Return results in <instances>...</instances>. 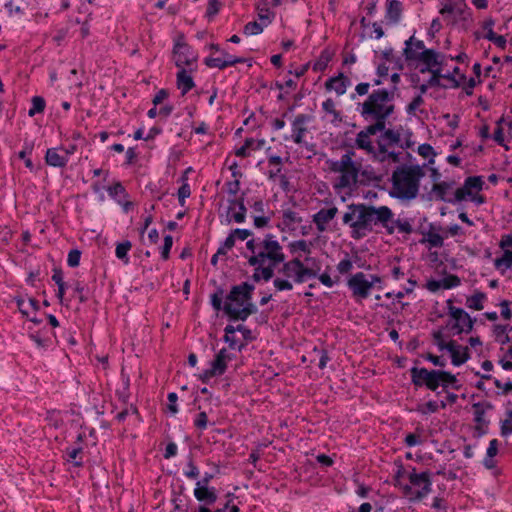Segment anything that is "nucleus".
I'll list each match as a JSON object with an SVG mask.
<instances>
[{
  "mask_svg": "<svg viewBox=\"0 0 512 512\" xmlns=\"http://www.w3.org/2000/svg\"><path fill=\"white\" fill-rule=\"evenodd\" d=\"M351 208L358 209V216L352 225L351 237L355 240L364 238L367 233L373 231L374 225H381L388 235L394 233V225L391 222L393 211L388 206H373L367 204H351Z\"/></svg>",
  "mask_w": 512,
  "mask_h": 512,
  "instance_id": "nucleus-1",
  "label": "nucleus"
},
{
  "mask_svg": "<svg viewBox=\"0 0 512 512\" xmlns=\"http://www.w3.org/2000/svg\"><path fill=\"white\" fill-rule=\"evenodd\" d=\"M425 176L419 165L397 167L391 177L392 189L389 195L400 200H412L418 196L420 180Z\"/></svg>",
  "mask_w": 512,
  "mask_h": 512,
  "instance_id": "nucleus-2",
  "label": "nucleus"
},
{
  "mask_svg": "<svg viewBox=\"0 0 512 512\" xmlns=\"http://www.w3.org/2000/svg\"><path fill=\"white\" fill-rule=\"evenodd\" d=\"M355 151L350 148L341 156L340 160H327L328 168L333 173H340L334 184L336 190L351 189L358 186L361 165L353 160Z\"/></svg>",
  "mask_w": 512,
  "mask_h": 512,
  "instance_id": "nucleus-3",
  "label": "nucleus"
},
{
  "mask_svg": "<svg viewBox=\"0 0 512 512\" xmlns=\"http://www.w3.org/2000/svg\"><path fill=\"white\" fill-rule=\"evenodd\" d=\"M224 289L219 286L216 291L210 297L211 306L215 311H223L228 317L229 321H246L249 316L258 312L257 306L252 300L244 303L240 308L231 305L230 303H223Z\"/></svg>",
  "mask_w": 512,
  "mask_h": 512,
  "instance_id": "nucleus-4",
  "label": "nucleus"
},
{
  "mask_svg": "<svg viewBox=\"0 0 512 512\" xmlns=\"http://www.w3.org/2000/svg\"><path fill=\"white\" fill-rule=\"evenodd\" d=\"M452 302V299L447 300L448 314L454 320V323H448L447 326L456 330L454 335L463 332L470 333L473 330L475 319H472L464 309L453 306Z\"/></svg>",
  "mask_w": 512,
  "mask_h": 512,
  "instance_id": "nucleus-5",
  "label": "nucleus"
},
{
  "mask_svg": "<svg viewBox=\"0 0 512 512\" xmlns=\"http://www.w3.org/2000/svg\"><path fill=\"white\" fill-rule=\"evenodd\" d=\"M408 479L412 486L420 487L415 492L414 497L411 498V501H421L432 491V480L429 471L417 473L416 469L412 468V471L408 474Z\"/></svg>",
  "mask_w": 512,
  "mask_h": 512,
  "instance_id": "nucleus-6",
  "label": "nucleus"
},
{
  "mask_svg": "<svg viewBox=\"0 0 512 512\" xmlns=\"http://www.w3.org/2000/svg\"><path fill=\"white\" fill-rule=\"evenodd\" d=\"M174 62L178 68L191 66L197 61V55L192 51L190 45L184 41V35H180L174 43L173 47Z\"/></svg>",
  "mask_w": 512,
  "mask_h": 512,
  "instance_id": "nucleus-7",
  "label": "nucleus"
},
{
  "mask_svg": "<svg viewBox=\"0 0 512 512\" xmlns=\"http://www.w3.org/2000/svg\"><path fill=\"white\" fill-rule=\"evenodd\" d=\"M255 286L249 282H242L238 285L231 287L229 293L226 295L224 303H230L237 308H240L244 303L253 298Z\"/></svg>",
  "mask_w": 512,
  "mask_h": 512,
  "instance_id": "nucleus-8",
  "label": "nucleus"
},
{
  "mask_svg": "<svg viewBox=\"0 0 512 512\" xmlns=\"http://www.w3.org/2000/svg\"><path fill=\"white\" fill-rule=\"evenodd\" d=\"M439 58H445V55L430 48L421 51L417 56L410 49L405 51V61L409 65H412L414 62H421L436 69L437 67H443V62L439 61Z\"/></svg>",
  "mask_w": 512,
  "mask_h": 512,
  "instance_id": "nucleus-9",
  "label": "nucleus"
},
{
  "mask_svg": "<svg viewBox=\"0 0 512 512\" xmlns=\"http://www.w3.org/2000/svg\"><path fill=\"white\" fill-rule=\"evenodd\" d=\"M437 370L412 367L410 369L411 382L415 387L425 386L430 391H437Z\"/></svg>",
  "mask_w": 512,
  "mask_h": 512,
  "instance_id": "nucleus-10",
  "label": "nucleus"
},
{
  "mask_svg": "<svg viewBox=\"0 0 512 512\" xmlns=\"http://www.w3.org/2000/svg\"><path fill=\"white\" fill-rule=\"evenodd\" d=\"M347 286L352 291L353 297L359 300L369 297L372 289V283H368L363 272H357L352 275L347 281Z\"/></svg>",
  "mask_w": 512,
  "mask_h": 512,
  "instance_id": "nucleus-11",
  "label": "nucleus"
},
{
  "mask_svg": "<svg viewBox=\"0 0 512 512\" xmlns=\"http://www.w3.org/2000/svg\"><path fill=\"white\" fill-rule=\"evenodd\" d=\"M484 181L481 176H469L465 179L461 188L455 191V201L461 202L468 196H472V190L480 191L483 189Z\"/></svg>",
  "mask_w": 512,
  "mask_h": 512,
  "instance_id": "nucleus-12",
  "label": "nucleus"
},
{
  "mask_svg": "<svg viewBox=\"0 0 512 512\" xmlns=\"http://www.w3.org/2000/svg\"><path fill=\"white\" fill-rule=\"evenodd\" d=\"M267 253H271L270 263L279 264L284 262L285 255L282 252V246L278 241L273 239L272 234H267L260 244Z\"/></svg>",
  "mask_w": 512,
  "mask_h": 512,
  "instance_id": "nucleus-13",
  "label": "nucleus"
},
{
  "mask_svg": "<svg viewBox=\"0 0 512 512\" xmlns=\"http://www.w3.org/2000/svg\"><path fill=\"white\" fill-rule=\"evenodd\" d=\"M247 59L242 57H236V56H229L228 59H222L219 57H206L204 59V64L208 68H218L220 70H224L227 67L234 66L238 63H245Z\"/></svg>",
  "mask_w": 512,
  "mask_h": 512,
  "instance_id": "nucleus-14",
  "label": "nucleus"
},
{
  "mask_svg": "<svg viewBox=\"0 0 512 512\" xmlns=\"http://www.w3.org/2000/svg\"><path fill=\"white\" fill-rule=\"evenodd\" d=\"M235 356L227 352L226 348H222L211 362L212 372L218 376L223 375L227 370V363L231 361Z\"/></svg>",
  "mask_w": 512,
  "mask_h": 512,
  "instance_id": "nucleus-15",
  "label": "nucleus"
},
{
  "mask_svg": "<svg viewBox=\"0 0 512 512\" xmlns=\"http://www.w3.org/2000/svg\"><path fill=\"white\" fill-rule=\"evenodd\" d=\"M194 497L204 503V506L213 505L217 501V491L214 487L210 486H197L194 489Z\"/></svg>",
  "mask_w": 512,
  "mask_h": 512,
  "instance_id": "nucleus-16",
  "label": "nucleus"
},
{
  "mask_svg": "<svg viewBox=\"0 0 512 512\" xmlns=\"http://www.w3.org/2000/svg\"><path fill=\"white\" fill-rule=\"evenodd\" d=\"M310 120L307 114H298L292 122V138L296 144L303 143V137L307 132V128L304 126Z\"/></svg>",
  "mask_w": 512,
  "mask_h": 512,
  "instance_id": "nucleus-17",
  "label": "nucleus"
},
{
  "mask_svg": "<svg viewBox=\"0 0 512 512\" xmlns=\"http://www.w3.org/2000/svg\"><path fill=\"white\" fill-rule=\"evenodd\" d=\"M437 389L441 386L443 391L447 392V388L451 387L454 390H459L461 384L454 374L445 370H437Z\"/></svg>",
  "mask_w": 512,
  "mask_h": 512,
  "instance_id": "nucleus-18",
  "label": "nucleus"
},
{
  "mask_svg": "<svg viewBox=\"0 0 512 512\" xmlns=\"http://www.w3.org/2000/svg\"><path fill=\"white\" fill-rule=\"evenodd\" d=\"M337 207L333 206L328 209H320L316 214L313 215V222L316 224L319 232L326 230V224L331 221L337 214Z\"/></svg>",
  "mask_w": 512,
  "mask_h": 512,
  "instance_id": "nucleus-19",
  "label": "nucleus"
},
{
  "mask_svg": "<svg viewBox=\"0 0 512 512\" xmlns=\"http://www.w3.org/2000/svg\"><path fill=\"white\" fill-rule=\"evenodd\" d=\"M403 12V5L399 0H388L385 19L388 24H398Z\"/></svg>",
  "mask_w": 512,
  "mask_h": 512,
  "instance_id": "nucleus-20",
  "label": "nucleus"
},
{
  "mask_svg": "<svg viewBox=\"0 0 512 512\" xmlns=\"http://www.w3.org/2000/svg\"><path fill=\"white\" fill-rule=\"evenodd\" d=\"M349 85L350 80L343 73H340L338 76L329 78L325 83L327 90H334L338 95L345 94Z\"/></svg>",
  "mask_w": 512,
  "mask_h": 512,
  "instance_id": "nucleus-21",
  "label": "nucleus"
},
{
  "mask_svg": "<svg viewBox=\"0 0 512 512\" xmlns=\"http://www.w3.org/2000/svg\"><path fill=\"white\" fill-rule=\"evenodd\" d=\"M382 179V175L376 174L373 168L366 167L363 170L360 169L358 186H369L373 184L375 187H380L379 184Z\"/></svg>",
  "mask_w": 512,
  "mask_h": 512,
  "instance_id": "nucleus-22",
  "label": "nucleus"
},
{
  "mask_svg": "<svg viewBox=\"0 0 512 512\" xmlns=\"http://www.w3.org/2000/svg\"><path fill=\"white\" fill-rule=\"evenodd\" d=\"M176 84L181 94L185 95L195 87V82L192 76L185 68H180L176 75Z\"/></svg>",
  "mask_w": 512,
  "mask_h": 512,
  "instance_id": "nucleus-23",
  "label": "nucleus"
},
{
  "mask_svg": "<svg viewBox=\"0 0 512 512\" xmlns=\"http://www.w3.org/2000/svg\"><path fill=\"white\" fill-rule=\"evenodd\" d=\"M454 184H455L454 181H451V182L442 181V182L434 183L433 187H432V193L435 194V197L437 200H440L443 202H448V203H454V202H456L455 198L452 199V198L446 197L447 192L453 188Z\"/></svg>",
  "mask_w": 512,
  "mask_h": 512,
  "instance_id": "nucleus-24",
  "label": "nucleus"
},
{
  "mask_svg": "<svg viewBox=\"0 0 512 512\" xmlns=\"http://www.w3.org/2000/svg\"><path fill=\"white\" fill-rule=\"evenodd\" d=\"M69 158L65 155H60L57 148H49L45 154V162L49 166L63 168L67 165Z\"/></svg>",
  "mask_w": 512,
  "mask_h": 512,
  "instance_id": "nucleus-25",
  "label": "nucleus"
},
{
  "mask_svg": "<svg viewBox=\"0 0 512 512\" xmlns=\"http://www.w3.org/2000/svg\"><path fill=\"white\" fill-rule=\"evenodd\" d=\"M475 433L477 437H482L488 433L489 420L485 418L483 410L474 409Z\"/></svg>",
  "mask_w": 512,
  "mask_h": 512,
  "instance_id": "nucleus-26",
  "label": "nucleus"
},
{
  "mask_svg": "<svg viewBox=\"0 0 512 512\" xmlns=\"http://www.w3.org/2000/svg\"><path fill=\"white\" fill-rule=\"evenodd\" d=\"M277 264L269 263L266 267H256L254 269V273L252 275V280L254 282H260L261 280L269 281L274 276V268Z\"/></svg>",
  "mask_w": 512,
  "mask_h": 512,
  "instance_id": "nucleus-27",
  "label": "nucleus"
},
{
  "mask_svg": "<svg viewBox=\"0 0 512 512\" xmlns=\"http://www.w3.org/2000/svg\"><path fill=\"white\" fill-rule=\"evenodd\" d=\"M394 98V92H389L386 89L374 90L365 102L370 103H386L392 101Z\"/></svg>",
  "mask_w": 512,
  "mask_h": 512,
  "instance_id": "nucleus-28",
  "label": "nucleus"
},
{
  "mask_svg": "<svg viewBox=\"0 0 512 512\" xmlns=\"http://www.w3.org/2000/svg\"><path fill=\"white\" fill-rule=\"evenodd\" d=\"M385 105L384 103H370V102H364L362 104V111L361 115L365 118L368 116H380L383 115Z\"/></svg>",
  "mask_w": 512,
  "mask_h": 512,
  "instance_id": "nucleus-29",
  "label": "nucleus"
},
{
  "mask_svg": "<svg viewBox=\"0 0 512 512\" xmlns=\"http://www.w3.org/2000/svg\"><path fill=\"white\" fill-rule=\"evenodd\" d=\"M509 331L508 325L495 324L493 326V334L497 342L501 345H506L511 343L512 335L510 336L507 332Z\"/></svg>",
  "mask_w": 512,
  "mask_h": 512,
  "instance_id": "nucleus-30",
  "label": "nucleus"
},
{
  "mask_svg": "<svg viewBox=\"0 0 512 512\" xmlns=\"http://www.w3.org/2000/svg\"><path fill=\"white\" fill-rule=\"evenodd\" d=\"M433 229H434V225L430 224L429 232L425 233L424 231H420L421 234H423L424 236H427V237H424L423 239H421L420 243L428 242L431 247L440 248L444 244L443 237L441 235H439L438 233L433 232L432 231Z\"/></svg>",
  "mask_w": 512,
  "mask_h": 512,
  "instance_id": "nucleus-31",
  "label": "nucleus"
},
{
  "mask_svg": "<svg viewBox=\"0 0 512 512\" xmlns=\"http://www.w3.org/2000/svg\"><path fill=\"white\" fill-rule=\"evenodd\" d=\"M401 136L402 134L399 130L386 129L380 136L379 140L385 142L387 146H399V144H401Z\"/></svg>",
  "mask_w": 512,
  "mask_h": 512,
  "instance_id": "nucleus-32",
  "label": "nucleus"
},
{
  "mask_svg": "<svg viewBox=\"0 0 512 512\" xmlns=\"http://www.w3.org/2000/svg\"><path fill=\"white\" fill-rule=\"evenodd\" d=\"M486 294L481 291H476L473 295L467 297L466 306L470 309L480 311L483 309V301L486 300Z\"/></svg>",
  "mask_w": 512,
  "mask_h": 512,
  "instance_id": "nucleus-33",
  "label": "nucleus"
},
{
  "mask_svg": "<svg viewBox=\"0 0 512 512\" xmlns=\"http://www.w3.org/2000/svg\"><path fill=\"white\" fill-rule=\"evenodd\" d=\"M333 53L328 49H324L321 51L319 58L314 62L312 68L315 72L324 71L328 63L332 60Z\"/></svg>",
  "mask_w": 512,
  "mask_h": 512,
  "instance_id": "nucleus-34",
  "label": "nucleus"
},
{
  "mask_svg": "<svg viewBox=\"0 0 512 512\" xmlns=\"http://www.w3.org/2000/svg\"><path fill=\"white\" fill-rule=\"evenodd\" d=\"M494 266L497 270L504 273L507 269H512V251L505 250L503 255L494 260Z\"/></svg>",
  "mask_w": 512,
  "mask_h": 512,
  "instance_id": "nucleus-35",
  "label": "nucleus"
},
{
  "mask_svg": "<svg viewBox=\"0 0 512 512\" xmlns=\"http://www.w3.org/2000/svg\"><path fill=\"white\" fill-rule=\"evenodd\" d=\"M405 47L403 49V56L405 57V51L407 49H410L414 55H419L421 51L427 50L428 48H425L424 42L422 40L416 39L414 35L409 37L405 41Z\"/></svg>",
  "mask_w": 512,
  "mask_h": 512,
  "instance_id": "nucleus-36",
  "label": "nucleus"
},
{
  "mask_svg": "<svg viewBox=\"0 0 512 512\" xmlns=\"http://www.w3.org/2000/svg\"><path fill=\"white\" fill-rule=\"evenodd\" d=\"M82 452H83L82 446L68 447L66 449L67 461L73 462V465L76 467H82L83 466V461H82V457H81Z\"/></svg>",
  "mask_w": 512,
  "mask_h": 512,
  "instance_id": "nucleus-37",
  "label": "nucleus"
},
{
  "mask_svg": "<svg viewBox=\"0 0 512 512\" xmlns=\"http://www.w3.org/2000/svg\"><path fill=\"white\" fill-rule=\"evenodd\" d=\"M302 221V217L292 210H286L283 212L282 224L289 230H294L295 224H300Z\"/></svg>",
  "mask_w": 512,
  "mask_h": 512,
  "instance_id": "nucleus-38",
  "label": "nucleus"
},
{
  "mask_svg": "<svg viewBox=\"0 0 512 512\" xmlns=\"http://www.w3.org/2000/svg\"><path fill=\"white\" fill-rule=\"evenodd\" d=\"M132 244L129 240L120 242L116 246L115 254L118 259L124 262V264L129 263L128 252L130 251Z\"/></svg>",
  "mask_w": 512,
  "mask_h": 512,
  "instance_id": "nucleus-39",
  "label": "nucleus"
},
{
  "mask_svg": "<svg viewBox=\"0 0 512 512\" xmlns=\"http://www.w3.org/2000/svg\"><path fill=\"white\" fill-rule=\"evenodd\" d=\"M109 196L117 201V199L128 198V193L121 182H115L112 186L107 188Z\"/></svg>",
  "mask_w": 512,
  "mask_h": 512,
  "instance_id": "nucleus-40",
  "label": "nucleus"
},
{
  "mask_svg": "<svg viewBox=\"0 0 512 512\" xmlns=\"http://www.w3.org/2000/svg\"><path fill=\"white\" fill-rule=\"evenodd\" d=\"M33 148H34L33 142L28 143L27 141H25L23 150H21L18 153V157L20 159L24 160L26 168H28L30 170H33L34 165H33L32 160L30 158H27V155H30L32 153Z\"/></svg>",
  "mask_w": 512,
  "mask_h": 512,
  "instance_id": "nucleus-41",
  "label": "nucleus"
},
{
  "mask_svg": "<svg viewBox=\"0 0 512 512\" xmlns=\"http://www.w3.org/2000/svg\"><path fill=\"white\" fill-rule=\"evenodd\" d=\"M32 107L28 111V115L30 117H33L34 115L38 113H42L45 109L46 102L45 99L41 96H34L32 97Z\"/></svg>",
  "mask_w": 512,
  "mask_h": 512,
  "instance_id": "nucleus-42",
  "label": "nucleus"
},
{
  "mask_svg": "<svg viewBox=\"0 0 512 512\" xmlns=\"http://www.w3.org/2000/svg\"><path fill=\"white\" fill-rule=\"evenodd\" d=\"M317 277V271L309 268L307 266H303L299 271H296V283H303L309 278Z\"/></svg>",
  "mask_w": 512,
  "mask_h": 512,
  "instance_id": "nucleus-43",
  "label": "nucleus"
},
{
  "mask_svg": "<svg viewBox=\"0 0 512 512\" xmlns=\"http://www.w3.org/2000/svg\"><path fill=\"white\" fill-rule=\"evenodd\" d=\"M442 69L443 67H437L436 69H434L432 72H431V77L428 79V85H430V87H440V88H447L446 85L442 84L440 82V79L443 78V73H442Z\"/></svg>",
  "mask_w": 512,
  "mask_h": 512,
  "instance_id": "nucleus-44",
  "label": "nucleus"
},
{
  "mask_svg": "<svg viewBox=\"0 0 512 512\" xmlns=\"http://www.w3.org/2000/svg\"><path fill=\"white\" fill-rule=\"evenodd\" d=\"M29 338L40 348H47L51 344V339L48 336L41 335L39 331L29 333Z\"/></svg>",
  "mask_w": 512,
  "mask_h": 512,
  "instance_id": "nucleus-45",
  "label": "nucleus"
},
{
  "mask_svg": "<svg viewBox=\"0 0 512 512\" xmlns=\"http://www.w3.org/2000/svg\"><path fill=\"white\" fill-rule=\"evenodd\" d=\"M356 145L358 148L365 150L367 153H375V148L372 145L368 136L361 137L360 132L356 137Z\"/></svg>",
  "mask_w": 512,
  "mask_h": 512,
  "instance_id": "nucleus-46",
  "label": "nucleus"
},
{
  "mask_svg": "<svg viewBox=\"0 0 512 512\" xmlns=\"http://www.w3.org/2000/svg\"><path fill=\"white\" fill-rule=\"evenodd\" d=\"M391 225H394V229L398 228L399 232L411 234L413 232V227L408 219H394L391 222Z\"/></svg>",
  "mask_w": 512,
  "mask_h": 512,
  "instance_id": "nucleus-47",
  "label": "nucleus"
},
{
  "mask_svg": "<svg viewBox=\"0 0 512 512\" xmlns=\"http://www.w3.org/2000/svg\"><path fill=\"white\" fill-rule=\"evenodd\" d=\"M221 6H222V3L220 0H210L208 2L205 16L209 20L213 19L219 13Z\"/></svg>",
  "mask_w": 512,
  "mask_h": 512,
  "instance_id": "nucleus-48",
  "label": "nucleus"
},
{
  "mask_svg": "<svg viewBox=\"0 0 512 512\" xmlns=\"http://www.w3.org/2000/svg\"><path fill=\"white\" fill-rule=\"evenodd\" d=\"M439 410V405L436 401H428L425 404L418 405L417 411L423 415L436 413Z\"/></svg>",
  "mask_w": 512,
  "mask_h": 512,
  "instance_id": "nucleus-49",
  "label": "nucleus"
},
{
  "mask_svg": "<svg viewBox=\"0 0 512 512\" xmlns=\"http://www.w3.org/2000/svg\"><path fill=\"white\" fill-rule=\"evenodd\" d=\"M507 418L501 422L500 432L502 436L512 434V410L506 412Z\"/></svg>",
  "mask_w": 512,
  "mask_h": 512,
  "instance_id": "nucleus-50",
  "label": "nucleus"
},
{
  "mask_svg": "<svg viewBox=\"0 0 512 512\" xmlns=\"http://www.w3.org/2000/svg\"><path fill=\"white\" fill-rule=\"evenodd\" d=\"M289 248L292 253H295L298 250L307 254L311 253L310 245L305 240L293 241L289 244Z\"/></svg>",
  "mask_w": 512,
  "mask_h": 512,
  "instance_id": "nucleus-51",
  "label": "nucleus"
},
{
  "mask_svg": "<svg viewBox=\"0 0 512 512\" xmlns=\"http://www.w3.org/2000/svg\"><path fill=\"white\" fill-rule=\"evenodd\" d=\"M503 121H504L503 117H501L497 121V127L494 131L493 138L498 143V145L503 146L505 148V150H509V147L504 144V133H503V128L501 127V124Z\"/></svg>",
  "mask_w": 512,
  "mask_h": 512,
  "instance_id": "nucleus-52",
  "label": "nucleus"
},
{
  "mask_svg": "<svg viewBox=\"0 0 512 512\" xmlns=\"http://www.w3.org/2000/svg\"><path fill=\"white\" fill-rule=\"evenodd\" d=\"M442 288L443 289H451L460 285L461 280L457 275L449 274L445 276L442 280Z\"/></svg>",
  "mask_w": 512,
  "mask_h": 512,
  "instance_id": "nucleus-53",
  "label": "nucleus"
},
{
  "mask_svg": "<svg viewBox=\"0 0 512 512\" xmlns=\"http://www.w3.org/2000/svg\"><path fill=\"white\" fill-rule=\"evenodd\" d=\"M262 31H263V25L256 21L247 23L243 29V33L245 35H249V36L250 35H258V34L262 33Z\"/></svg>",
  "mask_w": 512,
  "mask_h": 512,
  "instance_id": "nucleus-54",
  "label": "nucleus"
},
{
  "mask_svg": "<svg viewBox=\"0 0 512 512\" xmlns=\"http://www.w3.org/2000/svg\"><path fill=\"white\" fill-rule=\"evenodd\" d=\"M223 341L228 344L230 349H237L239 352L246 347V343H239L234 335H224Z\"/></svg>",
  "mask_w": 512,
  "mask_h": 512,
  "instance_id": "nucleus-55",
  "label": "nucleus"
},
{
  "mask_svg": "<svg viewBox=\"0 0 512 512\" xmlns=\"http://www.w3.org/2000/svg\"><path fill=\"white\" fill-rule=\"evenodd\" d=\"M191 189L187 182L182 183L178 189V200L181 206H184L186 198L190 197Z\"/></svg>",
  "mask_w": 512,
  "mask_h": 512,
  "instance_id": "nucleus-56",
  "label": "nucleus"
},
{
  "mask_svg": "<svg viewBox=\"0 0 512 512\" xmlns=\"http://www.w3.org/2000/svg\"><path fill=\"white\" fill-rule=\"evenodd\" d=\"M187 466L188 470L184 472V475L189 479H196L199 476V469L194 464L192 455L189 456Z\"/></svg>",
  "mask_w": 512,
  "mask_h": 512,
  "instance_id": "nucleus-57",
  "label": "nucleus"
},
{
  "mask_svg": "<svg viewBox=\"0 0 512 512\" xmlns=\"http://www.w3.org/2000/svg\"><path fill=\"white\" fill-rule=\"evenodd\" d=\"M459 16L460 26L464 31L469 28V23L472 21V12L469 9L463 10V14H457Z\"/></svg>",
  "mask_w": 512,
  "mask_h": 512,
  "instance_id": "nucleus-58",
  "label": "nucleus"
},
{
  "mask_svg": "<svg viewBox=\"0 0 512 512\" xmlns=\"http://www.w3.org/2000/svg\"><path fill=\"white\" fill-rule=\"evenodd\" d=\"M173 245V237L171 235H166L164 237V244L161 250V257L163 260H168L170 255V250Z\"/></svg>",
  "mask_w": 512,
  "mask_h": 512,
  "instance_id": "nucleus-59",
  "label": "nucleus"
},
{
  "mask_svg": "<svg viewBox=\"0 0 512 512\" xmlns=\"http://www.w3.org/2000/svg\"><path fill=\"white\" fill-rule=\"evenodd\" d=\"M81 251L78 249H72L68 253L67 264L70 267H77L80 263Z\"/></svg>",
  "mask_w": 512,
  "mask_h": 512,
  "instance_id": "nucleus-60",
  "label": "nucleus"
},
{
  "mask_svg": "<svg viewBox=\"0 0 512 512\" xmlns=\"http://www.w3.org/2000/svg\"><path fill=\"white\" fill-rule=\"evenodd\" d=\"M194 426L199 430H205L208 426V416L205 411L198 413L194 420Z\"/></svg>",
  "mask_w": 512,
  "mask_h": 512,
  "instance_id": "nucleus-61",
  "label": "nucleus"
},
{
  "mask_svg": "<svg viewBox=\"0 0 512 512\" xmlns=\"http://www.w3.org/2000/svg\"><path fill=\"white\" fill-rule=\"evenodd\" d=\"M237 331L242 334L243 339L245 340L244 343H246V345L249 342H252L256 339V337L253 335V332L251 331V329H249L248 327H246L243 324L237 325Z\"/></svg>",
  "mask_w": 512,
  "mask_h": 512,
  "instance_id": "nucleus-62",
  "label": "nucleus"
},
{
  "mask_svg": "<svg viewBox=\"0 0 512 512\" xmlns=\"http://www.w3.org/2000/svg\"><path fill=\"white\" fill-rule=\"evenodd\" d=\"M322 108L325 112L332 114L335 118L340 117V112L335 109L334 101L331 98L326 99L322 103Z\"/></svg>",
  "mask_w": 512,
  "mask_h": 512,
  "instance_id": "nucleus-63",
  "label": "nucleus"
},
{
  "mask_svg": "<svg viewBox=\"0 0 512 512\" xmlns=\"http://www.w3.org/2000/svg\"><path fill=\"white\" fill-rule=\"evenodd\" d=\"M418 153H419V155H421L424 158H427L430 156H432V157L436 156V152L434 151V148L428 143H423V144L419 145Z\"/></svg>",
  "mask_w": 512,
  "mask_h": 512,
  "instance_id": "nucleus-64",
  "label": "nucleus"
}]
</instances>
